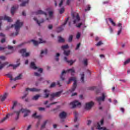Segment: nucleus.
Here are the masks:
<instances>
[{
  "mask_svg": "<svg viewBox=\"0 0 130 130\" xmlns=\"http://www.w3.org/2000/svg\"><path fill=\"white\" fill-rule=\"evenodd\" d=\"M17 9H18V7H16L15 6L11 8V14L12 15H14V14H15V11H16V10H17Z\"/></svg>",
  "mask_w": 130,
  "mask_h": 130,
  "instance_id": "obj_33",
  "label": "nucleus"
},
{
  "mask_svg": "<svg viewBox=\"0 0 130 130\" xmlns=\"http://www.w3.org/2000/svg\"><path fill=\"white\" fill-rule=\"evenodd\" d=\"M80 77H81V83H84V78L85 77V75L84 74V73H82V74H80Z\"/></svg>",
  "mask_w": 130,
  "mask_h": 130,
  "instance_id": "obj_36",
  "label": "nucleus"
},
{
  "mask_svg": "<svg viewBox=\"0 0 130 130\" xmlns=\"http://www.w3.org/2000/svg\"><path fill=\"white\" fill-rule=\"evenodd\" d=\"M56 84L55 82H53L52 83H51V84L50 87V88H54V87L55 86H56Z\"/></svg>",
  "mask_w": 130,
  "mask_h": 130,
  "instance_id": "obj_51",
  "label": "nucleus"
},
{
  "mask_svg": "<svg viewBox=\"0 0 130 130\" xmlns=\"http://www.w3.org/2000/svg\"><path fill=\"white\" fill-rule=\"evenodd\" d=\"M102 96H100L97 98V101L100 105H101V102H103L105 100L106 97H107V94L105 92L102 93Z\"/></svg>",
  "mask_w": 130,
  "mask_h": 130,
  "instance_id": "obj_11",
  "label": "nucleus"
},
{
  "mask_svg": "<svg viewBox=\"0 0 130 130\" xmlns=\"http://www.w3.org/2000/svg\"><path fill=\"white\" fill-rule=\"evenodd\" d=\"M3 20L7 21V22H12V18L7 15H5L2 17H0V31H2V27H3Z\"/></svg>",
  "mask_w": 130,
  "mask_h": 130,
  "instance_id": "obj_7",
  "label": "nucleus"
},
{
  "mask_svg": "<svg viewBox=\"0 0 130 130\" xmlns=\"http://www.w3.org/2000/svg\"><path fill=\"white\" fill-rule=\"evenodd\" d=\"M94 106V102H90L89 103H87L85 105V108L86 110H90Z\"/></svg>",
  "mask_w": 130,
  "mask_h": 130,
  "instance_id": "obj_16",
  "label": "nucleus"
},
{
  "mask_svg": "<svg viewBox=\"0 0 130 130\" xmlns=\"http://www.w3.org/2000/svg\"><path fill=\"white\" fill-rule=\"evenodd\" d=\"M46 11L48 12L49 14V18H47L46 20L47 21H49V20H51V19L53 18V12L52 11H50V8H47Z\"/></svg>",
  "mask_w": 130,
  "mask_h": 130,
  "instance_id": "obj_15",
  "label": "nucleus"
},
{
  "mask_svg": "<svg viewBox=\"0 0 130 130\" xmlns=\"http://www.w3.org/2000/svg\"><path fill=\"white\" fill-rule=\"evenodd\" d=\"M80 37H81V32H77L76 35V39H80Z\"/></svg>",
  "mask_w": 130,
  "mask_h": 130,
  "instance_id": "obj_45",
  "label": "nucleus"
},
{
  "mask_svg": "<svg viewBox=\"0 0 130 130\" xmlns=\"http://www.w3.org/2000/svg\"><path fill=\"white\" fill-rule=\"evenodd\" d=\"M16 63V64H9V67H13V69H16V68H18V67L20 66V59H17Z\"/></svg>",
  "mask_w": 130,
  "mask_h": 130,
  "instance_id": "obj_19",
  "label": "nucleus"
},
{
  "mask_svg": "<svg viewBox=\"0 0 130 130\" xmlns=\"http://www.w3.org/2000/svg\"><path fill=\"white\" fill-rule=\"evenodd\" d=\"M64 60L65 61H66L67 62H68V63H70V64H71V66H72V64H73V63H74V62H75L76 61V60H68V58H67V57H64Z\"/></svg>",
  "mask_w": 130,
  "mask_h": 130,
  "instance_id": "obj_22",
  "label": "nucleus"
},
{
  "mask_svg": "<svg viewBox=\"0 0 130 130\" xmlns=\"http://www.w3.org/2000/svg\"><path fill=\"white\" fill-rule=\"evenodd\" d=\"M109 1H105L103 2V5H107V4H109Z\"/></svg>",
  "mask_w": 130,
  "mask_h": 130,
  "instance_id": "obj_56",
  "label": "nucleus"
},
{
  "mask_svg": "<svg viewBox=\"0 0 130 130\" xmlns=\"http://www.w3.org/2000/svg\"><path fill=\"white\" fill-rule=\"evenodd\" d=\"M61 48L63 50H64V55H67V56L70 55V53H71V51L66 50V49H68V48H69V46L68 45L62 46Z\"/></svg>",
  "mask_w": 130,
  "mask_h": 130,
  "instance_id": "obj_12",
  "label": "nucleus"
},
{
  "mask_svg": "<svg viewBox=\"0 0 130 130\" xmlns=\"http://www.w3.org/2000/svg\"><path fill=\"white\" fill-rule=\"evenodd\" d=\"M56 102H54L53 103H51L46 106L47 108H49L51 106V105H53V104H56Z\"/></svg>",
  "mask_w": 130,
  "mask_h": 130,
  "instance_id": "obj_46",
  "label": "nucleus"
},
{
  "mask_svg": "<svg viewBox=\"0 0 130 130\" xmlns=\"http://www.w3.org/2000/svg\"><path fill=\"white\" fill-rule=\"evenodd\" d=\"M97 89V87L95 86H92L89 87V90H91V91H93V90H96Z\"/></svg>",
  "mask_w": 130,
  "mask_h": 130,
  "instance_id": "obj_50",
  "label": "nucleus"
},
{
  "mask_svg": "<svg viewBox=\"0 0 130 130\" xmlns=\"http://www.w3.org/2000/svg\"><path fill=\"white\" fill-rule=\"evenodd\" d=\"M23 26V22L20 21V20H17L15 24H12L10 26H8L6 28V30H9V29L11 28H13V27H15V29L16 31L15 34H12L11 36H17L18 34H19V30L20 28Z\"/></svg>",
  "mask_w": 130,
  "mask_h": 130,
  "instance_id": "obj_3",
  "label": "nucleus"
},
{
  "mask_svg": "<svg viewBox=\"0 0 130 130\" xmlns=\"http://www.w3.org/2000/svg\"><path fill=\"white\" fill-rule=\"evenodd\" d=\"M73 35H70L68 39L69 42H72V41L73 40Z\"/></svg>",
  "mask_w": 130,
  "mask_h": 130,
  "instance_id": "obj_44",
  "label": "nucleus"
},
{
  "mask_svg": "<svg viewBox=\"0 0 130 130\" xmlns=\"http://www.w3.org/2000/svg\"><path fill=\"white\" fill-rule=\"evenodd\" d=\"M59 117L61 119H64L67 117V113L65 112H62L59 114Z\"/></svg>",
  "mask_w": 130,
  "mask_h": 130,
  "instance_id": "obj_21",
  "label": "nucleus"
},
{
  "mask_svg": "<svg viewBox=\"0 0 130 130\" xmlns=\"http://www.w3.org/2000/svg\"><path fill=\"white\" fill-rule=\"evenodd\" d=\"M109 30L110 34H112V33H113V31H114V29H113V27H112V26H110L109 27Z\"/></svg>",
  "mask_w": 130,
  "mask_h": 130,
  "instance_id": "obj_39",
  "label": "nucleus"
},
{
  "mask_svg": "<svg viewBox=\"0 0 130 130\" xmlns=\"http://www.w3.org/2000/svg\"><path fill=\"white\" fill-rule=\"evenodd\" d=\"M100 57H101V58H104L105 56H104V55H103V54H101V55H100Z\"/></svg>",
  "mask_w": 130,
  "mask_h": 130,
  "instance_id": "obj_63",
  "label": "nucleus"
},
{
  "mask_svg": "<svg viewBox=\"0 0 130 130\" xmlns=\"http://www.w3.org/2000/svg\"><path fill=\"white\" fill-rule=\"evenodd\" d=\"M72 18L71 20V23L72 22L73 23V24H76V27L77 28H80L81 26L82 27V28H86L87 25H85L84 22H80V16H79V14L76 13V12H73L72 13Z\"/></svg>",
  "mask_w": 130,
  "mask_h": 130,
  "instance_id": "obj_2",
  "label": "nucleus"
},
{
  "mask_svg": "<svg viewBox=\"0 0 130 130\" xmlns=\"http://www.w3.org/2000/svg\"><path fill=\"white\" fill-rule=\"evenodd\" d=\"M74 115L75 116L74 121L75 122H76V121H78V116H79V114L77 112H74Z\"/></svg>",
  "mask_w": 130,
  "mask_h": 130,
  "instance_id": "obj_30",
  "label": "nucleus"
},
{
  "mask_svg": "<svg viewBox=\"0 0 130 130\" xmlns=\"http://www.w3.org/2000/svg\"><path fill=\"white\" fill-rule=\"evenodd\" d=\"M6 42V39H2L1 41V43H4V42Z\"/></svg>",
  "mask_w": 130,
  "mask_h": 130,
  "instance_id": "obj_59",
  "label": "nucleus"
},
{
  "mask_svg": "<svg viewBox=\"0 0 130 130\" xmlns=\"http://www.w3.org/2000/svg\"><path fill=\"white\" fill-rule=\"evenodd\" d=\"M0 36L1 37H5L6 36V35H5V34H4L3 33H0Z\"/></svg>",
  "mask_w": 130,
  "mask_h": 130,
  "instance_id": "obj_61",
  "label": "nucleus"
},
{
  "mask_svg": "<svg viewBox=\"0 0 130 130\" xmlns=\"http://www.w3.org/2000/svg\"><path fill=\"white\" fill-rule=\"evenodd\" d=\"M7 63H8V62H6L3 64H1L0 65V70H2L5 67V66L7 65Z\"/></svg>",
  "mask_w": 130,
  "mask_h": 130,
  "instance_id": "obj_42",
  "label": "nucleus"
},
{
  "mask_svg": "<svg viewBox=\"0 0 130 130\" xmlns=\"http://www.w3.org/2000/svg\"><path fill=\"white\" fill-rule=\"evenodd\" d=\"M62 92V91H58L56 93H51L50 94V100L51 101H52V100H53V99H54V97H59V96H60V94H61V93Z\"/></svg>",
  "mask_w": 130,
  "mask_h": 130,
  "instance_id": "obj_13",
  "label": "nucleus"
},
{
  "mask_svg": "<svg viewBox=\"0 0 130 130\" xmlns=\"http://www.w3.org/2000/svg\"><path fill=\"white\" fill-rule=\"evenodd\" d=\"M7 97H8V93H5L3 95L0 96L1 101L3 102L4 100H6Z\"/></svg>",
  "mask_w": 130,
  "mask_h": 130,
  "instance_id": "obj_24",
  "label": "nucleus"
},
{
  "mask_svg": "<svg viewBox=\"0 0 130 130\" xmlns=\"http://www.w3.org/2000/svg\"><path fill=\"white\" fill-rule=\"evenodd\" d=\"M47 53V49H45L44 50H42L41 52V56H43V55H45Z\"/></svg>",
  "mask_w": 130,
  "mask_h": 130,
  "instance_id": "obj_28",
  "label": "nucleus"
},
{
  "mask_svg": "<svg viewBox=\"0 0 130 130\" xmlns=\"http://www.w3.org/2000/svg\"><path fill=\"white\" fill-rule=\"evenodd\" d=\"M32 117H34V118H37L39 120H40V119H41V118H42V116H41L40 115L37 116L36 113L32 115Z\"/></svg>",
  "mask_w": 130,
  "mask_h": 130,
  "instance_id": "obj_27",
  "label": "nucleus"
},
{
  "mask_svg": "<svg viewBox=\"0 0 130 130\" xmlns=\"http://www.w3.org/2000/svg\"><path fill=\"white\" fill-rule=\"evenodd\" d=\"M30 67L31 69H32V70H38V71L40 73L35 72V76H36V77H40V76H41L40 74H41L42 73V72H43V69H42V68H38V67H37L36 66V64H35V62H31L30 63Z\"/></svg>",
  "mask_w": 130,
  "mask_h": 130,
  "instance_id": "obj_5",
  "label": "nucleus"
},
{
  "mask_svg": "<svg viewBox=\"0 0 130 130\" xmlns=\"http://www.w3.org/2000/svg\"><path fill=\"white\" fill-rule=\"evenodd\" d=\"M120 111L123 113L124 112V108H120Z\"/></svg>",
  "mask_w": 130,
  "mask_h": 130,
  "instance_id": "obj_60",
  "label": "nucleus"
},
{
  "mask_svg": "<svg viewBox=\"0 0 130 130\" xmlns=\"http://www.w3.org/2000/svg\"><path fill=\"white\" fill-rule=\"evenodd\" d=\"M90 10H91V6H90L89 5H88L87 7V8H86L85 9V12H88V11H90Z\"/></svg>",
  "mask_w": 130,
  "mask_h": 130,
  "instance_id": "obj_47",
  "label": "nucleus"
},
{
  "mask_svg": "<svg viewBox=\"0 0 130 130\" xmlns=\"http://www.w3.org/2000/svg\"><path fill=\"white\" fill-rule=\"evenodd\" d=\"M26 49H22L19 51L20 53L22 54V56H25L27 57L30 55V52H26Z\"/></svg>",
  "mask_w": 130,
  "mask_h": 130,
  "instance_id": "obj_14",
  "label": "nucleus"
},
{
  "mask_svg": "<svg viewBox=\"0 0 130 130\" xmlns=\"http://www.w3.org/2000/svg\"><path fill=\"white\" fill-rule=\"evenodd\" d=\"M73 81H74L73 86L69 90V92L71 93L74 92L76 90V88H77V78L76 77H71L69 79V81L67 82V84H70Z\"/></svg>",
  "mask_w": 130,
  "mask_h": 130,
  "instance_id": "obj_6",
  "label": "nucleus"
},
{
  "mask_svg": "<svg viewBox=\"0 0 130 130\" xmlns=\"http://www.w3.org/2000/svg\"><path fill=\"white\" fill-rule=\"evenodd\" d=\"M40 125V121H38V122L36 124V127H38Z\"/></svg>",
  "mask_w": 130,
  "mask_h": 130,
  "instance_id": "obj_57",
  "label": "nucleus"
},
{
  "mask_svg": "<svg viewBox=\"0 0 130 130\" xmlns=\"http://www.w3.org/2000/svg\"><path fill=\"white\" fill-rule=\"evenodd\" d=\"M40 97V94H37L32 98V100H38Z\"/></svg>",
  "mask_w": 130,
  "mask_h": 130,
  "instance_id": "obj_35",
  "label": "nucleus"
},
{
  "mask_svg": "<svg viewBox=\"0 0 130 130\" xmlns=\"http://www.w3.org/2000/svg\"><path fill=\"white\" fill-rule=\"evenodd\" d=\"M7 76L10 78L11 81H14V79H13V75L11 73H8L7 74Z\"/></svg>",
  "mask_w": 130,
  "mask_h": 130,
  "instance_id": "obj_37",
  "label": "nucleus"
},
{
  "mask_svg": "<svg viewBox=\"0 0 130 130\" xmlns=\"http://www.w3.org/2000/svg\"><path fill=\"white\" fill-rule=\"evenodd\" d=\"M47 121H48V120H47L44 121L43 123L41 125V129H43V128H44L45 127V126L46 125V124L47 123Z\"/></svg>",
  "mask_w": 130,
  "mask_h": 130,
  "instance_id": "obj_31",
  "label": "nucleus"
},
{
  "mask_svg": "<svg viewBox=\"0 0 130 130\" xmlns=\"http://www.w3.org/2000/svg\"><path fill=\"white\" fill-rule=\"evenodd\" d=\"M0 59L1 60H5L6 59V56H0Z\"/></svg>",
  "mask_w": 130,
  "mask_h": 130,
  "instance_id": "obj_52",
  "label": "nucleus"
},
{
  "mask_svg": "<svg viewBox=\"0 0 130 130\" xmlns=\"http://www.w3.org/2000/svg\"><path fill=\"white\" fill-rule=\"evenodd\" d=\"M34 20L36 22L37 24H39V26H40L41 23H44V22L45 21L44 19H42L41 21L39 22L36 17L34 18Z\"/></svg>",
  "mask_w": 130,
  "mask_h": 130,
  "instance_id": "obj_25",
  "label": "nucleus"
},
{
  "mask_svg": "<svg viewBox=\"0 0 130 130\" xmlns=\"http://www.w3.org/2000/svg\"><path fill=\"white\" fill-rule=\"evenodd\" d=\"M39 42L34 40H31V42L33 43V44H34V45H38L39 43H45V40L42 39H39Z\"/></svg>",
  "mask_w": 130,
  "mask_h": 130,
  "instance_id": "obj_17",
  "label": "nucleus"
},
{
  "mask_svg": "<svg viewBox=\"0 0 130 130\" xmlns=\"http://www.w3.org/2000/svg\"><path fill=\"white\" fill-rule=\"evenodd\" d=\"M34 14L35 15H45V16H46L47 15L46 14V12H45L41 10H38L37 12L34 13Z\"/></svg>",
  "mask_w": 130,
  "mask_h": 130,
  "instance_id": "obj_20",
  "label": "nucleus"
},
{
  "mask_svg": "<svg viewBox=\"0 0 130 130\" xmlns=\"http://www.w3.org/2000/svg\"><path fill=\"white\" fill-rule=\"evenodd\" d=\"M44 92L45 93L44 94V98H48V96H49V93L50 91L48 89H45L44 90Z\"/></svg>",
  "mask_w": 130,
  "mask_h": 130,
  "instance_id": "obj_23",
  "label": "nucleus"
},
{
  "mask_svg": "<svg viewBox=\"0 0 130 130\" xmlns=\"http://www.w3.org/2000/svg\"><path fill=\"white\" fill-rule=\"evenodd\" d=\"M39 110H40V111H44V110H45V108H39Z\"/></svg>",
  "mask_w": 130,
  "mask_h": 130,
  "instance_id": "obj_55",
  "label": "nucleus"
},
{
  "mask_svg": "<svg viewBox=\"0 0 130 130\" xmlns=\"http://www.w3.org/2000/svg\"><path fill=\"white\" fill-rule=\"evenodd\" d=\"M83 63L84 66H88V59H84L83 60Z\"/></svg>",
  "mask_w": 130,
  "mask_h": 130,
  "instance_id": "obj_40",
  "label": "nucleus"
},
{
  "mask_svg": "<svg viewBox=\"0 0 130 130\" xmlns=\"http://www.w3.org/2000/svg\"><path fill=\"white\" fill-rule=\"evenodd\" d=\"M8 49H9V50H10V52L8 53H6V54H10L14 52V47L12 46H8Z\"/></svg>",
  "mask_w": 130,
  "mask_h": 130,
  "instance_id": "obj_26",
  "label": "nucleus"
},
{
  "mask_svg": "<svg viewBox=\"0 0 130 130\" xmlns=\"http://www.w3.org/2000/svg\"><path fill=\"white\" fill-rule=\"evenodd\" d=\"M18 105V102L17 101H14L13 102V106L11 109V110H13V109H14L15 107H17V105Z\"/></svg>",
  "mask_w": 130,
  "mask_h": 130,
  "instance_id": "obj_29",
  "label": "nucleus"
},
{
  "mask_svg": "<svg viewBox=\"0 0 130 130\" xmlns=\"http://www.w3.org/2000/svg\"><path fill=\"white\" fill-rule=\"evenodd\" d=\"M28 3H29V0H26V1L22 3L20 5V6H21V7H25L26 6V5H27V4H28Z\"/></svg>",
  "mask_w": 130,
  "mask_h": 130,
  "instance_id": "obj_38",
  "label": "nucleus"
},
{
  "mask_svg": "<svg viewBox=\"0 0 130 130\" xmlns=\"http://www.w3.org/2000/svg\"><path fill=\"white\" fill-rule=\"evenodd\" d=\"M31 128V125H29L27 127V130H29Z\"/></svg>",
  "mask_w": 130,
  "mask_h": 130,
  "instance_id": "obj_64",
  "label": "nucleus"
},
{
  "mask_svg": "<svg viewBox=\"0 0 130 130\" xmlns=\"http://www.w3.org/2000/svg\"><path fill=\"white\" fill-rule=\"evenodd\" d=\"M67 73H71L72 76H73L74 74H75V69L74 68H72L66 71H62L60 76V79L61 80H62V81H63L64 80V76H63V75L67 74Z\"/></svg>",
  "mask_w": 130,
  "mask_h": 130,
  "instance_id": "obj_8",
  "label": "nucleus"
},
{
  "mask_svg": "<svg viewBox=\"0 0 130 130\" xmlns=\"http://www.w3.org/2000/svg\"><path fill=\"white\" fill-rule=\"evenodd\" d=\"M59 14H62L63 13V12H64V8H61L59 10Z\"/></svg>",
  "mask_w": 130,
  "mask_h": 130,
  "instance_id": "obj_48",
  "label": "nucleus"
},
{
  "mask_svg": "<svg viewBox=\"0 0 130 130\" xmlns=\"http://www.w3.org/2000/svg\"><path fill=\"white\" fill-rule=\"evenodd\" d=\"M64 2V0H61L59 4V7H61V6H62V4L63 3V2Z\"/></svg>",
  "mask_w": 130,
  "mask_h": 130,
  "instance_id": "obj_53",
  "label": "nucleus"
},
{
  "mask_svg": "<svg viewBox=\"0 0 130 130\" xmlns=\"http://www.w3.org/2000/svg\"><path fill=\"white\" fill-rule=\"evenodd\" d=\"M128 63H130V58H127L123 62L124 66H126V64H128Z\"/></svg>",
  "mask_w": 130,
  "mask_h": 130,
  "instance_id": "obj_34",
  "label": "nucleus"
},
{
  "mask_svg": "<svg viewBox=\"0 0 130 130\" xmlns=\"http://www.w3.org/2000/svg\"><path fill=\"white\" fill-rule=\"evenodd\" d=\"M68 21H69V18L67 19L66 21L64 22V23L61 26L57 28V32H61V31L63 30V26H64V25L67 24V23L68 22Z\"/></svg>",
  "mask_w": 130,
  "mask_h": 130,
  "instance_id": "obj_18",
  "label": "nucleus"
},
{
  "mask_svg": "<svg viewBox=\"0 0 130 130\" xmlns=\"http://www.w3.org/2000/svg\"><path fill=\"white\" fill-rule=\"evenodd\" d=\"M96 46H101V45H103V42L102 41H99L95 44Z\"/></svg>",
  "mask_w": 130,
  "mask_h": 130,
  "instance_id": "obj_41",
  "label": "nucleus"
},
{
  "mask_svg": "<svg viewBox=\"0 0 130 130\" xmlns=\"http://www.w3.org/2000/svg\"><path fill=\"white\" fill-rule=\"evenodd\" d=\"M48 29H52V25L50 24L48 25Z\"/></svg>",
  "mask_w": 130,
  "mask_h": 130,
  "instance_id": "obj_62",
  "label": "nucleus"
},
{
  "mask_svg": "<svg viewBox=\"0 0 130 130\" xmlns=\"http://www.w3.org/2000/svg\"><path fill=\"white\" fill-rule=\"evenodd\" d=\"M22 79V74H19L18 76H17L15 78L13 79V81H17L18 80H21Z\"/></svg>",
  "mask_w": 130,
  "mask_h": 130,
  "instance_id": "obj_32",
  "label": "nucleus"
},
{
  "mask_svg": "<svg viewBox=\"0 0 130 130\" xmlns=\"http://www.w3.org/2000/svg\"><path fill=\"white\" fill-rule=\"evenodd\" d=\"M20 113H24V117H27V116H28L30 113V110L27 109L21 108L19 111H15L14 113H9L6 115V117H4L0 121V122L1 123L4 122V121H5L7 119L9 118V116H12V115H14V114L15 115L16 120H18L20 117Z\"/></svg>",
  "mask_w": 130,
  "mask_h": 130,
  "instance_id": "obj_1",
  "label": "nucleus"
},
{
  "mask_svg": "<svg viewBox=\"0 0 130 130\" xmlns=\"http://www.w3.org/2000/svg\"><path fill=\"white\" fill-rule=\"evenodd\" d=\"M71 108H76L77 107H81L82 104L78 101H73L70 104Z\"/></svg>",
  "mask_w": 130,
  "mask_h": 130,
  "instance_id": "obj_10",
  "label": "nucleus"
},
{
  "mask_svg": "<svg viewBox=\"0 0 130 130\" xmlns=\"http://www.w3.org/2000/svg\"><path fill=\"white\" fill-rule=\"evenodd\" d=\"M108 21H109L110 23H111L113 27L117 26L118 27V31L117 32V35H118V36H119V35L121 34V32H122V23L121 22H119L116 24L115 22L113 21V19L110 18H108Z\"/></svg>",
  "mask_w": 130,
  "mask_h": 130,
  "instance_id": "obj_4",
  "label": "nucleus"
},
{
  "mask_svg": "<svg viewBox=\"0 0 130 130\" xmlns=\"http://www.w3.org/2000/svg\"><path fill=\"white\" fill-rule=\"evenodd\" d=\"M60 54L59 53H57L56 54V58H55V60H56V61H58V56H59Z\"/></svg>",
  "mask_w": 130,
  "mask_h": 130,
  "instance_id": "obj_49",
  "label": "nucleus"
},
{
  "mask_svg": "<svg viewBox=\"0 0 130 130\" xmlns=\"http://www.w3.org/2000/svg\"><path fill=\"white\" fill-rule=\"evenodd\" d=\"M71 2H72V0H67V5H70V4H71Z\"/></svg>",
  "mask_w": 130,
  "mask_h": 130,
  "instance_id": "obj_58",
  "label": "nucleus"
},
{
  "mask_svg": "<svg viewBox=\"0 0 130 130\" xmlns=\"http://www.w3.org/2000/svg\"><path fill=\"white\" fill-rule=\"evenodd\" d=\"M58 42H64V39H63L61 37H58Z\"/></svg>",
  "mask_w": 130,
  "mask_h": 130,
  "instance_id": "obj_43",
  "label": "nucleus"
},
{
  "mask_svg": "<svg viewBox=\"0 0 130 130\" xmlns=\"http://www.w3.org/2000/svg\"><path fill=\"white\" fill-rule=\"evenodd\" d=\"M40 88H27L25 90V94L22 96V99H24L27 95H28V92H40Z\"/></svg>",
  "mask_w": 130,
  "mask_h": 130,
  "instance_id": "obj_9",
  "label": "nucleus"
},
{
  "mask_svg": "<svg viewBox=\"0 0 130 130\" xmlns=\"http://www.w3.org/2000/svg\"><path fill=\"white\" fill-rule=\"evenodd\" d=\"M80 46H81V44L79 43L77 45V47L76 48V50H78V49H79V48H80Z\"/></svg>",
  "mask_w": 130,
  "mask_h": 130,
  "instance_id": "obj_54",
  "label": "nucleus"
}]
</instances>
